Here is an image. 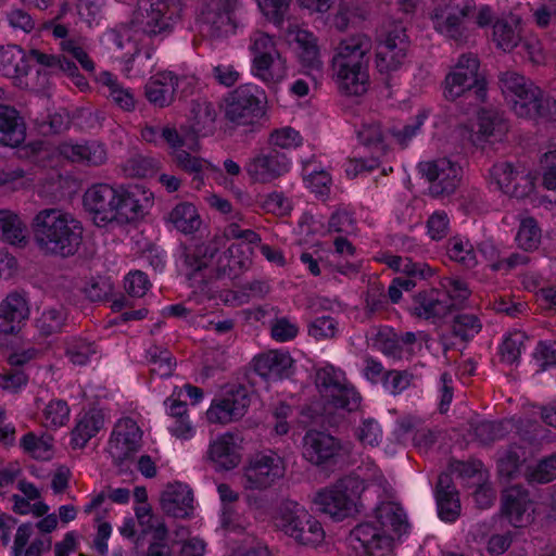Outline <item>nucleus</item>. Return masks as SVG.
I'll use <instances>...</instances> for the list:
<instances>
[{
  "mask_svg": "<svg viewBox=\"0 0 556 556\" xmlns=\"http://www.w3.org/2000/svg\"><path fill=\"white\" fill-rule=\"evenodd\" d=\"M439 517L444 521H455L460 513V503L455 488L450 485L447 477H440L437 486Z\"/></svg>",
  "mask_w": 556,
  "mask_h": 556,
  "instance_id": "a19ab883",
  "label": "nucleus"
},
{
  "mask_svg": "<svg viewBox=\"0 0 556 556\" xmlns=\"http://www.w3.org/2000/svg\"><path fill=\"white\" fill-rule=\"evenodd\" d=\"M378 529L392 534V538H401L409 528L407 516L402 506L394 502H383L375 509V521Z\"/></svg>",
  "mask_w": 556,
  "mask_h": 556,
  "instance_id": "473e14b6",
  "label": "nucleus"
},
{
  "mask_svg": "<svg viewBox=\"0 0 556 556\" xmlns=\"http://www.w3.org/2000/svg\"><path fill=\"white\" fill-rule=\"evenodd\" d=\"M216 118L217 110L211 101L195 99L191 102L189 119L194 134L199 136L213 134Z\"/></svg>",
  "mask_w": 556,
  "mask_h": 556,
  "instance_id": "58836bf2",
  "label": "nucleus"
},
{
  "mask_svg": "<svg viewBox=\"0 0 556 556\" xmlns=\"http://www.w3.org/2000/svg\"><path fill=\"white\" fill-rule=\"evenodd\" d=\"M525 462V452L520 447H510L498 459V472L507 479L515 478Z\"/></svg>",
  "mask_w": 556,
  "mask_h": 556,
  "instance_id": "e2e57ef3",
  "label": "nucleus"
},
{
  "mask_svg": "<svg viewBox=\"0 0 556 556\" xmlns=\"http://www.w3.org/2000/svg\"><path fill=\"white\" fill-rule=\"evenodd\" d=\"M249 50L252 54V59L271 56L280 53L276 47L274 37L262 30H256L251 35Z\"/></svg>",
  "mask_w": 556,
  "mask_h": 556,
  "instance_id": "0e129e2a",
  "label": "nucleus"
},
{
  "mask_svg": "<svg viewBox=\"0 0 556 556\" xmlns=\"http://www.w3.org/2000/svg\"><path fill=\"white\" fill-rule=\"evenodd\" d=\"M217 493L222 502V526L229 532H240L244 525L240 521L238 513L235 510V504L239 501V493L229 484L220 483L217 485Z\"/></svg>",
  "mask_w": 556,
  "mask_h": 556,
  "instance_id": "ea45409f",
  "label": "nucleus"
},
{
  "mask_svg": "<svg viewBox=\"0 0 556 556\" xmlns=\"http://www.w3.org/2000/svg\"><path fill=\"white\" fill-rule=\"evenodd\" d=\"M240 0H205L199 21L202 30L212 38H225L236 34V11Z\"/></svg>",
  "mask_w": 556,
  "mask_h": 556,
  "instance_id": "4468645a",
  "label": "nucleus"
},
{
  "mask_svg": "<svg viewBox=\"0 0 556 556\" xmlns=\"http://www.w3.org/2000/svg\"><path fill=\"white\" fill-rule=\"evenodd\" d=\"M521 31L520 17L509 14L494 23L493 40L503 51H511L521 41Z\"/></svg>",
  "mask_w": 556,
  "mask_h": 556,
  "instance_id": "4c0bfd02",
  "label": "nucleus"
},
{
  "mask_svg": "<svg viewBox=\"0 0 556 556\" xmlns=\"http://www.w3.org/2000/svg\"><path fill=\"white\" fill-rule=\"evenodd\" d=\"M541 239V231L533 218H526L521 220L518 232L516 235V242L519 248L525 251H532L539 247Z\"/></svg>",
  "mask_w": 556,
  "mask_h": 556,
  "instance_id": "680f3d73",
  "label": "nucleus"
},
{
  "mask_svg": "<svg viewBox=\"0 0 556 556\" xmlns=\"http://www.w3.org/2000/svg\"><path fill=\"white\" fill-rule=\"evenodd\" d=\"M489 182L503 193L518 199L533 190L530 175L519 172L514 164L506 161L497 162L490 168Z\"/></svg>",
  "mask_w": 556,
  "mask_h": 556,
  "instance_id": "f3484780",
  "label": "nucleus"
},
{
  "mask_svg": "<svg viewBox=\"0 0 556 556\" xmlns=\"http://www.w3.org/2000/svg\"><path fill=\"white\" fill-rule=\"evenodd\" d=\"M419 174L429 182V191L433 197L450 195L458 188L463 169L448 157L424 161L418 164Z\"/></svg>",
  "mask_w": 556,
  "mask_h": 556,
  "instance_id": "2eb2a0df",
  "label": "nucleus"
},
{
  "mask_svg": "<svg viewBox=\"0 0 556 556\" xmlns=\"http://www.w3.org/2000/svg\"><path fill=\"white\" fill-rule=\"evenodd\" d=\"M66 320V313L62 307L45 309L36 320V326L41 334L51 336L61 331Z\"/></svg>",
  "mask_w": 556,
  "mask_h": 556,
  "instance_id": "4d7b16f0",
  "label": "nucleus"
},
{
  "mask_svg": "<svg viewBox=\"0 0 556 556\" xmlns=\"http://www.w3.org/2000/svg\"><path fill=\"white\" fill-rule=\"evenodd\" d=\"M291 159L276 148H262L245 162L243 169L252 184L268 185L287 175Z\"/></svg>",
  "mask_w": 556,
  "mask_h": 556,
  "instance_id": "ddd939ff",
  "label": "nucleus"
},
{
  "mask_svg": "<svg viewBox=\"0 0 556 556\" xmlns=\"http://www.w3.org/2000/svg\"><path fill=\"white\" fill-rule=\"evenodd\" d=\"M208 457L218 469L230 470L236 468L240 464L241 455L235 437L225 433L216 438L210 444Z\"/></svg>",
  "mask_w": 556,
  "mask_h": 556,
  "instance_id": "e433bc0d",
  "label": "nucleus"
},
{
  "mask_svg": "<svg viewBox=\"0 0 556 556\" xmlns=\"http://www.w3.org/2000/svg\"><path fill=\"white\" fill-rule=\"evenodd\" d=\"M342 445L334 437L317 430H309L303 438V456L314 465H324L337 457Z\"/></svg>",
  "mask_w": 556,
  "mask_h": 556,
  "instance_id": "4be33fe9",
  "label": "nucleus"
},
{
  "mask_svg": "<svg viewBox=\"0 0 556 556\" xmlns=\"http://www.w3.org/2000/svg\"><path fill=\"white\" fill-rule=\"evenodd\" d=\"M479 60L471 53L459 56L443 83L445 99L454 101L475 88L476 98L483 101L486 96L484 83L478 77Z\"/></svg>",
  "mask_w": 556,
  "mask_h": 556,
  "instance_id": "9d476101",
  "label": "nucleus"
},
{
  "mask_svg": "<svg viewBox=\"0 0 556 556\" xmlns=\"http://www.w3.org/2000/svg\"><path fill=\"white\" fill-rule=\"evenodd\" d=\"M160 503L165 514L175 518H187L194 508L193 492L185 483H169L162 492Z\"/></svg>",
  "mask_w": 556,
  "mask_h": 556,
  "instance_id": "a878e982",
  "label": "nucleus"
},
{
  "mask_svg": "<svg viewBox=\"0 0 556 556\" xmlns=\"http://www.w3.org/2000/svg\"><path fill=\"white\" fill-rule=\"evenodd\" d=\"M359 141L374 150L377 155H384L388 146L384 143L386 132L379 122L374 119L364 121L357 130Z\"/></svg>",
  "mask_w": 556,
  "mask_h": 556,
  "instance_id": "49530a36",
  "label": "nucleus"
},
{
  "mask_svg": "<svg viewBox=\"0 0 556 556\" xmlns=\"http://www.w3.org/2000/svg\"><path fill=\"white\" fill-rule=\"evenodd\" d=\"M60 50L62 51V55H70L79 63L83 70L86 72L92 73L96 70L94 62L90 59L87 50H86V39L76 36L72 39H66L65 41H60L59 43Z\"/></svg>",
  "mask_w": 556,
  "mask_h": 556,
  "instance_id": "8fccbe9b",
  "label": "nucleus"
},
{
  "mask_svg": "<svg viewBox=\"0 0 556 556\" xmlns=\"http://www.w3.org/2000/svg\"><path fill=\"white\" fill-rule=\"evenodd\" d=\"M0 74L13 80L22 89L41 90L48 85L46 70H37L36 77H30V64L27 53L16 45L0 47Z\"/></svg>",
  "mask_w": 556,
  "mask_h": 556,
  "instance_id": "1a4fd4ad",
  "label": "nucleus"
},
{
  "mask_svg": "<svg viewBox=\"0 0 556 556\" xmlns=\"http://www.w3.org/2000/svg\"><path fill=\"white\" fill-rule=\"evenodd\" d=\"M30 231L37 249L49 256H74L84 237L83 223L61 207L37 211L30 220Z\"/></svg>",
  "mask_w": 556,
  "mask_h": 556,
  "instance_id": "f03ea898",
  "label": "nucleus"
},
{
  "mask_svg": "<svg viewBox=\"0 0 556 556\" xmlns=\"http://www.w3.org/2000/svg\"><path fill=\"white\" fill-rule=\"evenodd\" d=\"M71 415V408L65 400L52 399L41 408L40 422L47 430H58L64 427Z\"/></svg>",
  "mask_w": 556,
  "mask_h": 556,
  "instance_id": "c03bdc74",
  "label": "nucleus"
},
{
  "mask_svg": "<svg viewBox=\"0 0 556 556\" xmlns=\"http://www.w3.org/2000/svg\"><path fill=\"white\" fill-rule=\"evenodd\" d=\"M136 13L130 22V24H119L114 28L108 29L101 37V42L109 49H117L123 50L127 45L134 46V54L126 62V70H132V64L136 63L140 58V51L137 47V39L135 34L142 33L143 35L149 36L142 29H140L136 24Z\"/></svg>",
  "mask_w": 556,
  "mask_h": 556,
  "instance_id": "7c9ffc66",
  "label": "nucleus"
},
{
  "mask_svg": "<svg viewBox=\"0 0 556 556\" xmlns=\"http://www.w3.org/2000/svg\"><path fill=\"white\" fill-rule=\"evenodd\" d=\"M408 47L409 41L405 28L402 25H395L378 46L377 70L386 74L399 71L406 62Z\"/></svg>",
  "mask_w": 556,
  "mask_h": 556,
  "instance_id": "dca6fc26",
  "label": "nucleus"
},
{
  "mask_svg": "<svg viewBox=\"0 0 556 556\" xmlns=\"http://www.w3.org/2000/svg\"><path fill=\"white\" fill-rule=\"evenodd\" d=\"M300 326L288 316L276 317L270 321V336L280 343L292 341L298 337Z\"/></svg>",
  "mask_w": 556,
  "mask_h": 556,
  "instance_id": "052dcab7",
  "label": "nucleus"
},
{
  "mask_svg": "<svg viewBox=\"0 0 556 556\" xmlns=\"http://www.w3.org/2000/svg\"><path fill=\"white\" fill-rule=\"evenodd\" d=\"M315 383L326 406L346 412L356 410L361 406V394L341 369L332 365L319 368Z\"/></svg>",
  "mask_w": 556,
  "mask_h": 556,
  "instance_id": "423d86ee",
  "label": "nucleus"
},
{
  "mask_svg": "<svg viewBox=\"0 0 556 556\" xmlns=\"http://www.w3.org/2000/svg\"><path fill=\"white\" fill-rule=\"evenodd\" d=\"M251 72L254 77L265 85L269 87L277 86L287 77V61L280 53L252 59Z\"/></svg>",
  "mask_w": 556,
  "mask_h": 556,
  "instance_id": "c9c22d12",
  "label": "nucleus"
},
{
  "mask_svg": "<svg viewBox=\"0 0 556 556\" xmlns=\"http://www.w3.org/2000/svg\"><path fill=\"white\" fill-rule=\"evenodd\" d=\"M478 135L485 141H500L508 131V123L496 110H481L478 114Z\"/></svg>",
  "mask_w": 556,
  "mask_h": 556,
  "instance_id": "37998d69",
  "label": "nucleus"
},
{
  "mask_svg": "<svg viewBox=\"0 0 556 556\" xmlns=\"http://www.w3.org/2000/svg\"><path fill=\"white\" fill-rule=\"evenodd\" d=\"M26 137V128L20 113L10 105L0 104V146L16 148Z\"/></svg>",
  "mask_w": 556,
  "mask_h": 556,
  "instance_id": "f704fd0d",
  "label": "nucleus"
},
{
  "mask_svg": "<svg viewBox=\"0 0 556 556\" xmlns=\"http://www.w3.org/2000/svg\"><path fill=\"white\" fill-rule=\"evenodd\" d=\"M441 287V291L446 295L450 304H452V312L463 307L471 294L468 283L459 278H443Z\"/></svg>",
  "mask_w": 556,
  "mask_h": 556,
  "instance_id": "3c124183",
  "label": "nucleus"
},
{
  "mask_svg": "<svg viewBox=\"0 0 556 556\" xmlns=\"http://www.w3.org/2000/svg\"><path fill=\"white\" fill-rule=\"evenodd\" d=\"M29 316L28 303L24 295L13 292L0 303V334H13Z\"/></svg>",
  "mask_w": 556,
  "mask_h": 556,
  "instance_id": "c85d7f7f",
  "label": "nucleus"
},
{
  "mask_svg": "<svg viewBox=\"0 0 556 556\" xmlns=\"http://www.w3.org/2000/svg\"><path fill=\"white\" fill-rule=\"evenodd\" d=\"M147 359L150 365V371L153 375L161 378L172 375L175 362L166 349L151 346L147 352Z\"/></svg>",
  "mask_w": 556,
  "mask_h": 556,
  "instance_id": "5fc2aeb1",
  "label": "nucleus"
},
{
  "mask_svg": "<svg viewBox=\"0 0 556 556\" xmlns=\"http://www.w3.org/2000/svg\"><path fill=\"white\" fill-rule=\"evenodd\" d=\"M287 37L290 42L296 45L302 65L312 71H320L323 63L314 34L301 28L299 25H290L287 30Z\"/></svg>",
  "mask_w": 556,
  "mask_h": 556,
  "instance_id": "2f4dec72",
  "label": "nucleus"
},
{
  "mask_svg": "<svg viewBox=\"0 0 556 556\" xmlns=\"http://www.w3.org/2000/svg\"><path fill=\"white\" fill-rule=\"evenodd\" d=\"M311 167L312 163L309 161L305 162L303 165L304 182L306 187L317 197H328L332 184L330 175L324 169L316 170Z\"/></svg>",
  "mask_w": 556,
  "mask_h": 556,
  "instance_id": "864d4df0",
  "label": "nucleus"
},
{
  "mask_svg": "<svg viewBox=\"0 0 556 556\" xmlns=\"http://www.w3.org/2000/svg\"><path fill=\"white\" fill-rule=\"evenodd\" d=\"M507 421H481L475 428L476 437L484 444L503 439L508 432Z\"/></svg>",
  "mask_w": 556,
  "mask_h": 556,
  "instance_id": "338daca9",
  "label": "nucleus"
},
{
  "mask_svg": "<svg viewBox=\"0 0 556 556\" xmlns=\"http://www.w3.org/2000/svg\"><path fill=\"white\" fill-rule=\"evenodd\" d=\"M250 406V397L244 388L239 387L214 400L206 410V418L212 424L227 425L242 418Z\"/></svg>",
  "mask_w": 556,
  "mask_h": 556,
  "instance_id": "6ab92c4d",
  "label": "nucleus"
},
{
  "mask_svg": "<svg viewBox=\"0 0 556 556\" xmlns=\"http://www.w3.org/2000/svg\"><path fill=\"white\" fill-rule=\"evenodd\" d=\"M447 255L466 268H473L478 264L472 244L462 237H453L448 240Z\"/></svg>",
  "mask_w": 556,
  "mask_h": 556,
  "instance_id": "09e8293b",
  "label": "nucleus"
},
{
  "mask_svg": "<svg viewBox=\"0 0 556 556\" xmlns=\"http://www.w3.org/2000/svg\"><path fill=\"white\" fill-rule=\"evenodd\" d=\"M276 527L298 543L317 546L325 540L321 523L302 505L287 503L275 518Z\"/></svg>",
  "mask_w": 556,
  "mask_h": 556,
  "instance_id": "39448f33",
  "label": "nucleus"
},
{
  "mask_svg": "<svg viewBox=\"0 0 556 556\" xmlns=\"http://www.w3.org/2000/svg\"><path fill=\"white\" fill-rule=\"evenodd\" d=\"M371 39L365 34H355L338 42L331 59L332 79L338 90L345 96H362L370 86L368 53Z\"/></svg>",
  "mask_w": 556,
  "mask_h": 556,
  "instance_id": "20e7f679",
  "label": "nucleus"
},
{
  "mask_svg": "<svg viewBox=\"0 0 556 556\" xmlns=\"http://www.w3.org/2000/svg\"><path fill=\"white\" fill-rule=\"evenodd\" d=\"M410 312L414 316L437 325L452 314V304L441 290L430 289L414 295Z\"/></svg>",
  "mask_w": 556,
  "mask_h": 556,
  "instance_id": "aec40b11",
  "label": "nucleus"
},
{
  "mask_svg": "<svg viewBox=\"0 0 556 556\" xmlns=\"http://www.w3.org/2000/svg\"><path fill=\"white\" fill-rule=\"evenodd\" d=\"M97 353L96 344L85 339L73 338L66 344V355L74 365H86Z\"/></svg>",
  "mask_w": 556,
  "mask_h": 556,
  "instance_id": "6e6d98bb",
  "label": "nucleus"
},
{
  "mask_svg": "<svg viewBox=\"0 0 556 556\" xmlns=\"http://www.w3.org/2000/svg\"><path fill=\"white\" fill-rule=\"evenodd\" d=\"M358 441L365 446H377L382 440V429L374 418H365L355 430Z\"/></svg>",
  "mask_w": 556,
  "mask_h": 556,
  "instance_id": "69168bd1",
  "label": "nucleus"
},
{
  "mask_svg": "<svg viewBox=\"0 0 556 556\" xmlns=\"http://www.w3.org/2000/svg\"><path fill=\"white\" fill-rule=\"evenodd\" d=\"M286 473L283 458L274 451L251 456L243 467V486L247 490H266L275 485Z\"/></svg>",
  "mask_w": 556,
  "mask_h": 556,
  "instance_id": "f8f14e48",
  "label": "nucleus"
},
{
  "mask_svg": "<svg viewBox=\"0 0 556 556\" xmlns=\"http://www.w3.org/2000/svg\"><path fill=\"white\" fill-rule=\"evenodd\" d=\"M193 78L178 77L173 72L164 71L150 78L144 87L148 101L159 108L168 106L175 97L177 88L182 84H190Z\"/></svg>",
  "mask_w": 556,
  "mask_h": 556,
  "instance_id": "b1692460",
  "label": "nucleus"
},
{
  "mask_svg": "<svg viewBox=\"0 0 556 556\" xmlns=\"http://www.w3.org/2000/svg\"><path fill=\"white\" fill-rule=\"evenodd\" d=\"M502 510L510 525L521 528L532 521L534 506L529 493L518 485L506 489L502 497Z\"/></svg>",
  "mask_w": 556,
  "mask_h": 556,
  "instance_id": "5701e85b",
  "label": "nucleus"
},
{
  "mask_svg": "<svg viewBox=\"0 0 556 556\" xmlns=\"http://www.w3.org/2000/svg\"><path fill=\"white\" fill-rule=\"evenodd\" d=\"M105 425V415L102 409L90 408L83 410L75 417V425L71 431V445L73 448H84Z\"/></svg>",
  "mask_w": 556,
  "mask_h": 556,
  "instance_id": "bb28decb",
  "label": "nucleus"
},
{
  "mask_svg": "<svg viewBox=\"0 0 556 556\" xmlns=\"http://www.w3.org/2000/svg\"><path fill=\"white\" fill-rule=\"evenodd\" d=\"M482 329V321L477 314L463 313L454 317L453 333L462 340H470Z\"/></svg>",
  "mask_w": 556,
  "mask_h": 556,
  "instance_id": "bf43d9fd",
  "label": "nucleus"
},
{
  "mask_svg": "<svg viewBox=\"0 0 556 556\" xmlns=\"http://www.w3.org/2000/svg\"><path fill=\"white\" fill-rule=\"evenodd\" d=\"M0 239L12 245H26L28 242L26 225L17 213L0 210Z\"/></svg>",
  "mask_w": 556,
  "mask_h": 556,
  "instance_id": "79ce46f5",
  "label": "nucleus"
},
{
  "mask_svg": "<svg viewBox=\"0 0 556 556\" xmlns=\"http://www.w3.org/2000/svg\"><path fill=\"white\" fill-rule=\"evenodd\" d=\"M58 151L60 155L71 162L88 166H101L108 161L106 147L96 140L83 142L65 141L59 144Z\"/></svg>",
  "mask_w": 556,
  "mask_h": 556,
  "instance_id": "393cba45",
  "label": "nucleus"
},
{
  "mask_svg": "<svg viewBox=\"0 0 556 556\" xmlns=\"http://www.w3.org/2000/svg\"><path fill=\"white\" fill-rule=\"evenodd\" d=\"M527 337L521 331H514L508 333L500 348L502 362L506 364H515L518 362L522 351L525 350Z\"/></svg>",
  "mask_w": 556,
  "mask_h": 556,
  "instance_id": "13d9d810",
  "label": "nucleus"
},
{
  "mask_svg": "<svg viewBox=\"0 0 556 556\" xmlns=\"http://www.w3.org/2000/svg\"><path fill=\"white\" fill-rule=\"evenodd\" d=\"M53 439L51 435H37L28 432L21 439L23 450L36 459H49L52 456Z\"/></svg>",
  "mask_w": 556,
  "mask_h": 556,
  "instance_id": "de8ad7c7",
  "label": "nucleus"
},
{
  "mask_svg": "<svg viewBox=\"0 0 556 556\" xmlns=\"http://www.w3.org/2000/svg\"><path fill=\"white\" fill-rule=\"evenodd\" d=\"M363 492V481L358 477L346 476L332 486L318 492L315 503L324 514L342 520L353 511L355 500Z\"/></svg>",
  "mask_w": 556,
  "mask_h": 556,
  "instance_id": "6e6552de",
  "label": "nucleus"
},
{
  "mask_svg": "<svg viewBox=\"0 0 556 556\" xmlns=\"http://www.w3.org/2000/svg\"><path fill=\"white\" fill-rule=\"evenodd\" d=\"M293 358L287 351L271 350L254 358V370L267 380L287 378L292 374Z\"/></svg>",
  "mask_w": 556,
  "mask_h": 556,
  "instance_id": "cd10ccee",
  "label": "nucleus"
},
{
  "mask_svg": "<svg viewBox=\"0 0 556 556\" xmlns=\"http://www.w3.org/2000/svg\"><path fill=\"white\" fill-rule=\"evenodd\" d=\"M475 9V0H440L431 20L434 29L457 43H464L470 36L469 15Z\"/></svg>",
  "mask_w": 556,
  "mask_h": 556,
  "instance_id": "0eeeda50",
  "label": "nucleus"
},
{
  "mask_svg": "<svg viewBox=\"0 0 556 556\" xmlns=\"http://www.w3.org/2000/svg\"><path fill=\"white\" fill-rule=\"evenodd\" d=\"M250 264L249 255L238 243H231L225 251L218 253L217 242L213 241L185 255L190 286L205 294L210 292L206 287L212 278L233 279L248 269Z\"/></svg>",
  "mask_w": 556,
  "mask_h": 556,
  "instance_id": "7ed1b4c3",
  "label": "nucleus"
},
{
  "mask_svg": "<svg viewBox=\"0 0 556 556\" xmlns=\"http://www.w3.org/2000/svg\"><path fill=\"white\" fill-rule=\"evenodd\" d=\"M142 431L131 418L119 419L109 440L108 451L117 464L134 456L141 447Z\"/></svg>",
  "mask_w": 556,
  "mask_h": 556,
  "instance_id": "a211bd4d",
  "label": "nucleus"
},
{
  "mask_svg": "<svg viewBox=\"0 0 556 556\" xmlns=\"http://www.w3.org/2000/svg\"><path fill=\"white\" fill-rule=\"evenodd\" d=\"M534 83L516 71H505L498 75V86L505 100L523 93Z\"/></svg>",
  "mask_w": 556,
  "mask_h": 556,
  "instance_id": "603ef678",
  "label": "nucleus"
},
{
  "mask_svg": "<svg viewBox=\"0 0 556 556\" xmlns=\"http://www.w3.org/2000/svg\"><path fill=\"white\" fill-rule=\"evenodd\" d=\"M351 539L359 543L363 556H393L394 538L378 529L372 522H363L351 532Z\"/></svg>",
  "mask_w": 556,
  "mask_h": 556,
  "instance_id": "412c9836",
  "label": "nucleus"
},
{
  "mask_svg": "<svg viewBox=\"0 0 556 556\" xmlns=\"http://www.w3.org/2000/svg\"><path fill=\"white\" fill-rule=\"evenodd\" d=\"M506 102L518 117L528 119L545 115L548 109V101L536 85L530 86L523 93H518Z\"/></svg>",
  "mask_w": 556,
  "mask_h": 556,
  "instance_id": "c756f323",
  "label": "nucleus"
},
{
  "mask_svg": "<svg viewBox=\"0 0 556 556\" xmlns=\"http://www.w3.org/2000/svg\"><path fill=\"white\" fill-rule=\"evenodd\" d=\"M262 13L276 26H281L291 0H256Z\"/></svg>",
  "mask_w": 556,
  "mask_h": 556,
  "instance_id": "774afa93",
  "label": "nucleus"
},
{
  "mask_svg": "<svg viewBox=\"0 0 556 556\" xmlns=\"http://www.w3.org/2000/svg\"><path fill=\"white\" fill-rule=\"evenodd\" d=\"M168 222L172 223L177 230L184 233H191L198 230L201 225V219L197 208L191 203L177 204L170 211Z\"/></svg>",
  "mask_w": 556,
  "mask_h": 556,
  "instance_id": "a18cd8bd",
  "label": "nucleus"
},
{
  "mask_svg": "<svg viewBox=\"0 0 556 556\" xmlns=\"http://www.w3.org/2000/svg\"><path fill=\"white\" fill-rule=\"evenodd\" d=\"M225 115L240 125H249L264 114L265 93L256 85L243 84L225 97Z\"/></svg>",
  "mask_w": 556,
  "mask_h": 556,
  "instance_id": "9b49d317",
  "label": "nucleus"
},
{
  "mask_svg": "<svg viewBox=\"0 0 556 556\" xmlns=\"http://www.w3.org/2000/svg\"><path fill=\"white\" fill-rule=\"evenodd\" d=\"M153 202V193L138 184L96 182L83 195L84 210L97 227L137 224Z\"/></svg>",
  "mask_w": 556,
  "mask_h": 556,
  "instance_id": "f257e3e1",
  "label": "nucleus"
},
{
  "mask_svg": "<svg viewBox=\"0 0 556 556\" xmlns=\"http://www.w3.org/2000/svg\"><path fill=\"white\" fill-rule=\"evenodd\" d=\"M96 79L111 103L124 112H134L136 110L137 100L132 89L124 86L116 75L103 71L98 74Z\"/></svg>",
  "mask_w": 556,
  "mask_h": 556,
  "instance_id": "72a5a7b5",
  "label": "nucleus"
}]
</instances>
